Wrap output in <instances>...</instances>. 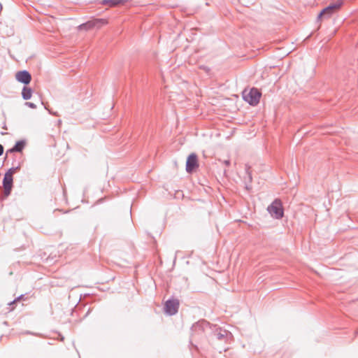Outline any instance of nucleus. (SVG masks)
I'll return each instance as SVG.
<instances>
[{
    "instance_id": "f257e3e1",
    "label": "nucleus",
    "mask_w": 358,
    "mask_h": 358,
    "mask_svg": "<svg viewBox=\"0 0 358 358\" xmlns=\"http://www.w3.org/2000/svg\"><path fill=\"white\" fill-rule=\"evenodd\" d=\"M209 335L211 336V340L213 342L215 341H219L223 343H227L229 339L231 337V334L217 325L212 326V329L210 331Z\"/></svg>"
},
{
    "instance_id": "f03ea898",
    "label": "nucleus",
    "mask_w": 358,
    "mask_h": 358,
    "mask_svg": "<svg viewBox=\"0 0 358 358\" xmlns=\"http://www.w3.org/2000/svg\"><path fill=\"white\" fill-rule=\"evenodd\" d=\"M262 93L260 91L255 87L250 90H244L242 92L243 100L251 106H256L259 102Z\"/></svg>"
},
{
    "instance_id": "7ed1b4c3",
    "label": "nucleus",
    "mask_w": 358,
    "mask_h": 358,
    "mask_svg": "<svg viewBox=\"0 0 358 358\" xmlns=\"http://www.w3.org/2000/svg\"><path fill=\"white\" fill-rule=\"evenodd\" d=\"M212 329V325L206 320H202L194 324L191 327L192 336L194 338L196 335L202 333L209 334Z\"/></svg>"
},
{
    "instance_id": "20e7f679",
    "label": "nucleus",
    "mask_w": 358,
    "mask_h": 358,
    "mask_svg": "<svg viewBox=\"0 0 358 358\" xmlns=\"http://www.w3.org/2000/svg\"><path fill=\"white\" fill-rule=\"evenodd\" d=\"M343 4V0H336L335 1L330 3L317 16V20H320L322 17H330L334 13L337 12L341 8Z\"/></svg>"
},
{
    "instance_id": "39448f33",
    "label": "nucleus",
    "mask_w": 358,
    "mask_h": 358,
    "mask_svg": "<svg viewBox=\"0 0 358 358\" xmlns=\"http://www.w3.org/2000/svg\"><path fill=\"white\" fill-rule=\"evenodd\" d=\"M269 213L276 219H280L283 216V210L280 201L275 200L267 208Z\"/></svg>"
},
{
    "instance_id": "423d86ee",
    "label": "nucleus",
    "mask_w": 358,
    "mask_h": 358,
    "mask_svg": "<svg viewBox=\"0 0 358 358\" xmlns=\"http://www.w3.org/2000/svg\"><path fill=\"white\" fill-rule=\"evenodd\" d=\"M179 301L177 299H169L165 303V313L169 315L176 314L179 308Z\"/></svg>"
},
{
    "instance_id": "0eeeda50",
    "label": "nucleus",
    "mask_w": 358,
    "mask_h": 358,
    "mask_svg": "<svg viewBox=\"0 0 358 358\" xmlns=\"http://www.w3.org/2000/svg\"><path fill=\"white\" fill-rule=\"evenodd\" d=\"M107 21L104 19H95L94 20L88 21L85 23L80 24L78 29L80 30H89L94 27L99 28L102 25L106 24Z\"/></svg>"
},
{
    "instance_id": "6e6552de",
    "label": "nucleus",
    "mask_w": 358,
    "mask_h": 358,
    "mask_svg": "<svg viewBox=\"0 0 358 358\" xmlns=\"http://www.w3.org/2000/svg\"><path fill=\"white\" fill-rule=\"evenodd\" d=\"M198 166L197 156L194 153L189 155L186 162V171L187 173H192Z\"/></svg>"
},
{
    "instance_id": "1a4fd4ad",
    "label": "nucleus",
    "mask_w": 358,
    "mask_h": 358,
    "mask_svg": "<svg viewBox=\"0 0 358 358\" xmlns=\"http://www.w3.org/2000/svg\"><path fill=\"white\" fill-rule=\"evenodd\" d=\"M15 78L18 82L24 85H28L31 80V74L26 70L17 72Z\"/></svg>"
},
{
    "instance_id": "9d476101",
    "label": "nucleus",
    "mask_w": 358,
    "mask_h": 358,
    "mask_svg": "<svg viewBox=\"0 0 358 358\" xmlns=\"http://www.w3.org/2000/svg\"><path fill=\"white\" fill-rule=\"evenodd\" d=\"M13 176H8V174H5L3 179V186L4 188V194L6 196H8L10 194L12 187H13Z\"/></svg>"
},
{
    "instance_id": "9b49d317",
    "label": "nucleus",
    "mask_w": 358,
    "mask_h": 358,
    "mask_svg": "<svg viewBox=\"0 0 358 358\" xmlns=\"http://www.w3.org/2000/svg\"><path fill=\"white\" fill-rule=\"evenodd\" d=\"M25 144H26V142L24 140H20V141H17L16 143L15 144V145L12 148L7 150L6 155H8L9 152L10 153L21 152L23 150V149L24 148Z\"/></svg>"
},
{
    "instance_id": "f8f14e48",
    "label": "nucleus",
    "mask_w": 358,
    "mask_h": 358,
    "mask_svg": "<svg viewBox=\"0 0 358 358\" xmlns=\"http://www.w3.org/2000/svg\"><path fill=\"white\" fill-rule=\"evenodd\" d=\"M32 95V90L30 87L24 86L22 91V96L24 100H29Z\"/></svg>"
},
{
    "instance_id": "ddd939ff",
    "label": "nucleus",
    "mask_w": 358,
    "mask_h": 358,
    "mask_svg": "<svg viewBox=\"0 0 358 358\" xmlns=\"http://www.w3.org/2000/svg\"><path fill=\"white\" fill-rule=\"evenodd\" d=\"M127 0H103V4H110V6H116L122 3Z\"/></svg>"
},
{
    "instance_id": "4468645a",
    "label": "nucleus",
    "mask_w": 358,
    "mask_h": 358,
    "mask_svg": "<svg viewBox=\"0 0 358 358\" xmlns=\"http://www.w3.org/2000/svg\"><path fill=\"white\" fill-rule=\"evenodd\" d=\"M20 169V166H17L15 167H12L5 173L8 174L10 176H13L14 173H15L17 171H19Z\"/></svg>"
},
{
    "instance_id": "2eb2a0df",
    "label": "nucleus",
    "mask_w": 358,
    "mask_h": 358,
    "mask_svg": "<svg viewBox=\"0 0 358 358\" xmlns=\"http://www.w3.org/2000/svg\"><path fill=\"white\" fill-rule=\"evenodd\" d=\"M25 104L29 106V108H33V109H35L36 108V104H34V103H31V102H26Z\"/></svg>"
},
{
    "instance_id": "dca6fc26",
    "label": "nucleus",
    "mask_w": 358,
    "mask_h": 358,
    "mask_svg": "<svg viewBox=\"0 0 358 358\" xmlns=\"http://www.w3.org/2000/svg\"><path fill=\"white\" fill-rule=\"evenodd\" d=\"M246 172H247V174L248 176L249 180L251 181L252 180V176H251L250 172H249V168H248L246 169Z\"/></svg>"
},
{
    "instance_id": "f3484780",
    "label": "nucleus",
    "mask_w": 358,
    "mask_h": 358,
    "mask_svg": "<svg viewBox=\"0 0 358 358\" xmlns=\"http://www.w3.org/2000/svg\"><path fill=\"white\" fill-rule=\"evenodd\" d=\"M3 150H4L3 146L1 144H0V156H1L3 155Z\"/></svg>"
},
{
    "instance_id": "a211bd4d",
    "label": "nucleus",
    "mask_w": 358,
    "mask_h": 358,
    "mask_svg": "<svg viewBox=\"0 0 358 358\" xmlns=\"http://www.w3.org/2000/svg\"><path fill=\"white\" fill-rule=\"evenodd\" d=\"M224 164L226 166H229L230 165V161H229V160H225V161L224 162Z\"/></svg>"
},
{
    "instance_id": "6ab92c4d",
    "label": "nucleus",
    "mask_w": 358,
    "mask_h": 358,
    "mask_svg": "<svg viewBox=\"0 0 358 358\" xmlns=\"http://www.w3.org/2000/svg\"><path fill=\"white\" fill-rule=\"evenodd\" d=\"M23 296V295L19 296L17 299H15L12 303H15V301H18L20 299H21Z\"/></svg>"
}]
</instances>
